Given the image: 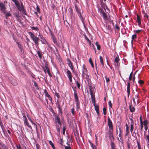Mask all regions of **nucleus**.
<instances>
[{
    "label": "nucleus",
    "instance_id": "23",
    "mask_svg": "<svg viewBox=\"0 0 149 149\" xmlns=\"http://www.w3.org/2000/svg\"><path fill=\"white\" fill-rule=\"evenodd\" d=\"M111 149H116V145L114 142L111 141L110 143Z\"/></svg>",
    "mask_w": 149,
    "mask_h": 149
},
{
    "label": "nucleus",
    "instance_id": "47",
    "mask_svg": "<svg viewBox=\"0 0 149 149\" xmlns=\"http://www.w3.org/2000/svg\"><path fill=\"white\" fill-rule=\"evenodd\" d=\"M143 14H144V17H146L147 19L149 21V17L147 14L145 13H144Z\"/></svg>",
    "mask_w": 149,
    "mask_h": 149
},
{
    "label": "nucleus",
    "instance_id": "3",
    "mask_svg": "<svg viewBox=\"0 0 149 149\" xmlns=\"http://www.w3.org/2000/svg\"><path fill=\"white\" fill-rule=\"evenodd\" d=\"M28 33L30 36L31 38L32 39L34 43L36 45L39 44L38 42L40 40L39 38L37 37L31 32H29Z\"/></svg>",
    "mask_w": 149,
    "mask_h": 149
},
{
    "label": "nucleus",
    "instance_id": "25",
    "mask_svg": "<svg viewBox=\"0 0 149 149\" xmlns=\"http://www.w3.org/2000/svg\"><path fill=\"white\" fill-rule=\"evenodd\" d=\"M103 16V18L106 20H108L109 18L108 16L106 13L105 12H103V13L101 14Z\"/></svg>",
    "mask_w": 149,
    "mask_h": 149
},
{
    "label": "nucleus",
    "instance_id": "57",
    "mask_svg": "<svg viewBox=\"0 0 149 149\" xmlns=\"http://www.w3.org/2000/svg\"><path fill=\"white\" fill-rule=\"evenodd\" d=\"M19 8L20 9H22V8H24V6H23V3H21V6L19 5Z\"/></svg>",
    "mask_w": 149,
    "mask_h": 149
},
{
    "label": "nucleus",
    "instance_id": "49",
    "mask_svg": "<svg viewBox=\"0 0 149 149\" xmlns=\"http://www.w3.org/2000/svg\"><path fill=\"white\" fill-rule=\"evenodd\" d=\"M31 29L33 30H36L37 31H38L39 30L38 28V27H35L34 26H33V27H31Z\"/></svg>",
    "mask_w": 149,
    "mask_h": 149
},
{
    "label": "nucleus",
    "instance_id": "56",
    "mask_svg": "<svg viewBox=\"0 0 149 149\" xmlns=\"http://www.w3.org/2000/svg\"><path fill=\"white\" fill-rule=\"evenodd\" d=\"M109 105L110 107L112 108V104L111 102V101L109 100L108 102Z\"/></svg>",
    "mask_w": 149,
    "mask_h": 149
},
{
    "label": "nucleus",
    "instance_id": "16",
    "mask_svg": "<svg viewBox=\"0 0 149 149\" xmlns=\"http://www.w3.org/2000/svg\"><path fill=\"white\" fill-rule=\"evenodd\" d=\"M40 37L41 39V41L42 43L45 44H48V42L42 35L40 36Z\"/></svg>",
    "mask_w": 149,
    "mask_h": 149
},
{
    "label": "nucleus",
    "instance_id": "46",
    "mask_svg": "<svg viewBox=\"0 0 149 149\" xmlns=\"http://www.w3.org/2000/svg\"><path fill=\"white\" fill-rule=\"evenodd\" d=\"M103 114L105 115L107 114V109L106 108L103 107Z\"/></svg>",
    "mask_w": 149,
    "mask_h": 149
},
{
    "label": "nucleus",
    "instance_id": "24",
    "mask_svg": "<svg viewBox=\"0 0 149 149\" xmlns=\"http://www.w3.org/2000/svg\"><path fill=\"white\" fill-rule=\"evenodd\" d=\"M19 11L21 12H22V13L25 15H27V13L26 12V10L24 8H22V9H18Z\"/></svg>",
    "mask_w": 149,
    "mask_h": 149
},
{
    "label": "nucleus",
    "instance_id": "18",
    "mask_svg": "<svg viewBox=\"0 0 149 149\" xmlns=\"http://www.w3.org/2000/svg\"><path fill=\"white\" fill-rule=\"evenodd\" d=\"M74 96L75 101L79 100V98L77 95V92L75 89H74Z\"/></svg>",
    "mask_w": 149,
    "mask_h": 149
},
{
    "label": "nucleus",
    "instance_id": "19",
    "mask_svg": "<svg viewBox=\"0 0 149 149\" xmlns=\"http://www.w3.org/2000/svg\"><path fill=\"white\" fill-rule=\"evenodd\" d=\"M15 4L17 9H19V3L18 0H12Z\"/></svg>",
    "mask_w": 149,
    "mask_h": 149
},
{
    "label": "nucleus",
    "instance_id": "14",
    "mask_svg": "<svg viewBox=\"0 0 149 149\" xmlns=\"http://www.w3.org/2000/svg\"><path fill=\"white\" fill-rule=\"evenodd\" d=\"M93 105L95 107V109L97 114V116H99L100 114L99 106L97 104H96L95 103L94 104H93Z\"/></svg>",
    "mask_w": 149,
    "mask_h": 149
},
{
    "label": "nucleus",
    "instance_id": "10",
    "mask_svg": "<svg viewBox=\"0 0 149 149\" xmlns=\"http://www.w3.org/2000/svg\"><path fill=\"white\" fill-rule=\"evenodd\" d=\"M114 63L115 65L116 66H118L120 65V63H119L120 60L119 56L118 55L116 56H114Z\"/></svg>",
    "mask_w": 149,
    "mask_h": 149
},
{
    "label": "nucleus",
    "instance_id": "45",
    "mask_svg": "<svg viewBox=\"0 0 149 149\" xmlns=\"http://www.w3.org/2000/svg\"><path fill=\"white\" fill-rule=\"evenodd\" d=\"M143 125H144V126H147V125L148 124V120H145L143 123Z\"/></svg>",
    "mask_w": 149,
    "mask_h": 149
},
{
    "label": "nucleus",
    "instance_id": "64",
    "mask_svg": "<svg viewBox=\"0 0 149 149\" xmlns=\"http://www.w3.org/2000/svg\"><path fill=\"white\" fill-rule=\"evenodd\" d=\"M16 146L17 149H22L20 144H19L18 146Z\"/></svg>",
    "mask_w": 149,
    "mask_h": 149
},
{
    "label": "nucleus",
    "instance_id": "2",
    "mask_svg": "<svg viewBox=\"0 0 149 149\" xmlns=\"http://www.w3.org/2000/svg\"><path fill=\"white\" fill-rule=\"evenodd\" d=\"M107 124L109 126V133L110 136H112L113 131V124L112 122L109 117L108 118Z\"/></svg>",
    "mask_w": 149,
    "mask_h": 149
},
{
    "label": "nucleus",
    "instance_id": "21",
    "mask_svg": "<svg viewBox=\"0 0 149 149\" xmlns=\"http://www.w3.org/2000/svg\"><path fill=\"white\" fill-rule=\"evenodd\" d=\"M76 102V105L77 107V110L79 111V110L80 109V102L79 100L75 101Z\"/></svg>",
    "mask_w": 149,
    "mask_h": 149
},
{
    "label": "nucleus",
    "instance_id": "48",
    "mask_svg": "<svg viewBox=\"0 0 149 149\" xmlns=\"http://www.w3.org/2000/svg\"><path fill=\"white\" fill-rule=\"evenodd\" d=\"M145 138H146L148 141L149 143L148 144V146L149 148V136L148 135H146Z\"/></svg>",
    "mask_w": 149,
    "mask_h": 149
},
{
    "label": "nucleus",
    "instance_id": "11",
    "mask_svg": "<svg viewBox=\"0 0 149 149\" xmlns=\"http://www.w3.org/2000/svg\"><path fill=\"white\" fill-rule=\"evenodd\" d=\"M67 76L69 79L71 83L72 81V74L71 72L69 70H68L66 72Z\"/></svg>",
    "mask_w": 149,
    "mask_h": 149
},
{
    "label": "nucleus",
    "instance_id": "22",
    "mask_svg": "<svg viewBox=\"0 0 149 149\" xmlns=\"http://www.w3.org/2000/svg\"><path fill=\"white\" fill-rule=\"evenodd\" d=\"M129 108L130 111L132 112H134L135 110V108L132 107V104H130L129 105Z\"/></svg>",
    "mask_w": 149,
    "mask_h": 149
},
{
    "label": "nucleus",
    "instance_id": "4",
    "mask_svg": "<svg viewBox=\"0 0 149 149\" xmlns=\"http://www.w3.org/2000/svg\"><path fill=\"white\" fill-rule=\"evenodd\" d=\"M74 6L76 12H77L81 19V20H83V18L81 15V13L80 11V9L79 8H78L77 4L75 3Z\"/></svg>",
    "mask_w": 149,
    "mask_h": 149
},
{
    "label": "nucleus",
    "instance_id": "30",
    "mask_svg": "<svg viewBox=\"0 0 149 149\" xmlns=\"http://www.w3.org/2000/svg\"><path fill=\"white\" fill-rule=\"evenodd\" d=\"M100 62L102 65V66L104 67L103 58L101 56H100Z\"/></svg>",
    "mask_w": 149,
    "mask_h": 149
},
{
    "label": "nucleus",
    "instance_id": "9",
    "mask_svg": "<svg viewBox=\"0 0 149 149\" xmlns=\"http://www.w3.org/2000/svg\"><path fill=\"white\" fill-rule=\"evenodd\" d=\"M6 8L5 4L2 2L1 3H0V10L1 11L4 13H5L6 11L5 10Z\"/></svg>",
    "mask_w": 149,
    "mask_h": 149
},
{
    "label": "nucleus",
    "instance_id": "42",
    "mask_svg": "<svg viewBox=\"0 0 149 149\" xmlns=\"http://www.w3.org/2000/svg\"><path fill=\"white\" fill-rule=\"evenodd\" d=\"M56 128L57 130V131L58 132H60V127L59 125H58L57 124H56Z\"/></svg>",
    "mask_w": 149,
    "mask_h": 149
},
{
    "label": "nucleus",
    "instance_id": "28",
    "mask_svg": "<svg viewBox=\"0 0 149 149\" xmlns=\"http://www.w3.org/2000/svg\"><path fill=\"white\" fill-rule=\"evenodd\" d=\"M134 128V125L132 123V122H131L130 125V132L131 133H132V132Z\"/></svg>",
    "mask_w": 149,
    "mask_h": 149
},
{
    "label": "nucleus",
    "instance_id": "43",
    "mask_svg": "<svg viewBox=\"0 0 149 149\" xmlns=\"http://www.w3.org/2000/svg\"><path fill=\"white\" fill-rule=\"evenodd\" d=\"M67 144L68 145V146H64L65 149H71V147L70 146V145L68 143V142H67Z\"/></svg>",
    "mask_w": 149,
    "mask_h": 149
},
{
    "label": "nucleus",
    "instance_id": "52",
    "mask_svg": "<svg viewBox=\"0 0 149 149\" xmlns=\"http://www.w3.org/2000/svg\"><path fill=\"white\" fill-rule=\"evenodd\" d=\"M115 27L116 28V29H117V31H119L120 30V28L119 26H118V25H117V24H116L115 26Z\"/></svg>",
    "mask_w": 149,
    "mask_h": 149
},
{
    "label": "nucleus",
    "instance_id": "38",
    "mask_svg": "<svg viewBox=\"0 0 149 149\" xmlns=\"http://www.w3.org/2000/svg\"><path fill=\"white\" fill-rule=\"evenodd\" d=\"M37 53L39 58H42V54L41 53H40L39 51L37 52Z\"/></svg>",
    "mask_w": 149,
    "mask_h": 149
},
{
    "label": "nucleus",
    "instance_id": "32",
    "mask_svg": "<svg viewBox=\"0 0 149 149\" xmlns=\"http://www.w3.org/2000/svg\"><path fill=\"white\" fill-rule=\"evenodd\" d=\"M137 35L136 34L133 35L132 36V40L131 41V43H132L134 40L136 38Z\"/></svg>",
    "mask_w": 149,
    "mask_h": 149
},
{
    "label": "nucleus",
    "instance_id": "8",
    "mask_svg": "<svg viewBox=\"0 0 149 149\" xmlns=\"http://www.w3.org/2000/svg\"><path fill=\"white\" fill-rule=\"evenodd\" d=\"M55 123L56 124H58V125H61L62 123L61 121V119L58 116V115H56L55 117Z\"/></svg>",
    "mask_w": 149,
    "mask_h": 149
},
{
    "label": "nucleus",
    "instance_id": "37",
    "mask_svg": "<svg viewBox=\"0 0 149 149\" xmlns=\"http://www.w3.org/2000/svg\"><path fill=\"white\" fill-rule=\"evenodd\" d=\"M89 62L91 64L92 67L93 68H94V65L92 61V59L91 58H89Z\"/></svg>",
    "mask_w": 149,
    "mask_h": 149
},
{
    "label": "nucleus",
    "instance_id": "26",
    "mask_svg": "<svg viewBox=\"0 0 149 149\" xmlns=\"http://www.w3.org/2000/svg\"><path fill=\"white\" fill-rule=\"evenodd\" d=\"M46 69L47 70V72L48 73V74L49 76H50V77H52V75L50 73V70L49 68H48V67L47 66H45Z\"/></svg>",
    "mask_w": 149,
    "mask_h": 149
},
{
    "label": "nucleus",
    "instance_id": "62",
    "mask_svg": "<svg viewBox=\"0 0 149 149\" xmlns=\"http://www.w3.org/2000/svg\"><path fill=\"white\" fill-rule=\"evenodd\" d=\"M36 10H37V12L38 13H40V8L38 6H37L36 7Z\"/></svg>",
    "mask_w": 149,
    "mask_h": 149
},
{
    "label": "nucleus",
    "instance_id": "58",
    "mask_svg": "<svg viewBox=\"0 0 149 149\" xmlns=\"http://www.w3.org/2000/svg\"><path fill=\"white\" fill-rule=\"evenodd\" d=\"M140 125H141V130L142 131L143 130V123H140Z\"/></svg>",
    "mask_w": 149,
    "mask_h": 149
},
{
    "label": "nucleus",
    "instance_id": "60",
    "mask_svg": "<svg viewBox=\"0 0 149 149\" xmlns=\"http://www.w3.org/2000/svg\"><path fill=\"white\" fill-rule=\"evenodd\" d=\"M139 119H140V123H143V121H142V118L141 115V116L140 118H139Z\"/></svg>",
    "mask_w": 149,
    "mask_h": 149
},
{
    "label": "nucleus",
    "instance_id": "29",
    "mask_svg": "<svg viewBox=\"0 0 149 149\" xmlns=\"http://www.w3.org/2000/svg\"><path fill=\"white\" fill-rule=\"evenodd\" d=\"M88 142L90 144L92 148L93 149H97L95 146L90 141H89Z\"/></svg>",
    "mask_w": 149,
    "mask_h": 149
},
{
    "label": "nucleus",
    "instance_id": "34",
    "mask_svg": "<svg viewBox=\"0 0 149 149\" xmlns=\"http://www.w3.org/2000/svg\"><path fill=\"white\" fill-rule=\"evenodd\" d=\"M95 45L97 47V49L98 50H100V45L97 42H96Z\"/></svg>",
    "mask_w": 149,
    "mask_h": 149
},
{
    "label": "nucleus",
    "instance_id": "1",
    "mask_svg": "<svg viewBox=\"0 0 149 149\" xmlns=\"http://www.w3.org/2000/svg\"><path fill=\"white\" fill-rule=\"evenodd\" d=\"M82 69V76L84 78H85L86 79H89V77L88 74V70L84 64L83 65Z\"/></svg>",
    "mask_w": 149,
    "mask_h": 149
},
{
    "label": "nucleus",
    "instance_id": "5",
    "mask_svg": "<svg viewBox=\"0 0 149 149\" xmlns=\"http://www.w3.org/2000/svg\"><path fill=\"white\" fill-rule=\"evenodd\" d=\"M66 61L68 66L70 68L72 72H75V70H74V66L71 61L69 58H67Z\"/></svg>",
    "mask_w": 149,
    "mask_h": 149
},
{
    "label": "nucleus",
    "instance_id": "36",
    "mask_svg": "<svg viewBox=\"0 0 149 149\" xmlns=\"http://www.w3.org/2000/svg\"><path fill=\"white\" fill-rule=\"evenodd\" d=\"M45 96L46 97H48L49 98V100L51 102L52 101V98L50 95L48 93L45 95Z\"/></svg>",
    "mask_w": 149,
    "mask_h": 149
},
{
    "label": "nucleus",
    "instance_id": "31",
    "mask_svg": "<svg viewBox=\"0 0 149 149\" xmlns=\"http://www.w3.org/2000/svg\"><path fill=\"white\" fill-rule=\"evenodd\" d=\"M135 98L137 100V102L138 104H139L140 102L139 100V93H138L137 94H136L135 95Z\"/></svg>",
    "mask_w": 149,
    "mask_h": 149
},
{
    "label": "nucleus",
    "instance_id": "7",
    "mask_svg": "<svg viewBox=\"0 0 149 149\" xmlns=\"http://www.w3.org/2000/svg\"><path fill=\"white\" fill-rule=\"evenodd\" d=\"M90 94L91 96V98L92 102L93 104H94L95 102V95L93 94V91L90 89Z\"/></svg>",
    "mask_w": 149,
    "mask_h": 149
},
{
    "label": "nucleus",
    "instance_id": "20",
    "mask_svg": "<svg viewBox=\"0 0 149 149\" xmlns=\"http://www.w3.org/2000/svg\"><path fill=\"white\" fill-rule=\"evenodd\" d=\"M125 126L126 128V134H125V136H126L128 135L129 133V127L128 126L127 124H126L125 125Z\"/></svg>",
    "mask_w": 149,
    "mask_h": 149
},
{
    "label": "nucleus",
    "instance_id": "44",
    "mask_svg": "<svg viewBox=\"0 0 149 149\" xmlns=\"http://www.w3.org/2000/svg\"><path fill=\"white\" fill-rule=\"evenodd\" d=\"M133 76V72H132L130 73L129 77V80L130 81H131L132 79Z\"/></svg>",
    "mask_w": 149,
    "mask_h": 149
},
{
    "label": "nucleus",
    "instance_id": "33",
    "mask_svg": "<svg viewBox=\"0 0 149 149\" xmlns=\"http://www.w3.org/2000/svg\"><path fill=\"white\" fill-rule=\"evenodd\" d=\"M32 81L33 82L34 84V86L35 87H36V89L37 90H38L39 88L38 87V84L37 82L33 80Z\"/></svg>",
    "mask_w": 149,
    "mask_h": 149
},
{
    "label": "nucleus",
    "instance_id": "39",
    "mask_svg": "<svg viewBox=\"0 0 149 149\" xmlns=\"http://www.w3.org/2000/svg\"><path fill=\"white\" fill-rule=\"evenodd\" d=\"M71 112L72 115L74 116L75 115L76 112L75 111L74 109V107L72 108L71 109Z\"/></svg>",
    "mask_w": 149,
    "mask_h": 149
},
{
    "label": "nucleus",
    "instance_id": "15",
    "mask_svg": "<svg viewBox=\"0 0 149 149\" xmlns=\"http://www.w3.org/2000/svg\"><path fill=\"white\" fill-rule=\"evenodd\" d=\"M49 29L50 31L51 32V35L52 36L51 37H52V40L54 42L55 44H57V42L56 40V38L54 36V35L52 34V32L51 31V30L49 28Z\"/></svg>",
    "mask_w": 149,
    "mask_h": 149
},
{
    "label": "nucleus",
    "instance_id": "17",
    "mask_svg": "<svg viewBox=\"0 0 149 149\" xmlns=\"http://www.w3.org/2000/svg\"><path fill=\"white\" fill-rule=\"evenodd\" d=\"M130 82H129L127 83V91L128 97H129L130 94Z\"/></svg>",
    "mask_w": 149,
    "mask_h": 149
},
{
    "label": "nucleus",
    "instance_id": "50",
    "mask_svg": "<svg viewBox=\"0 0 149 149\" xmlns=\"http://www.w3.org/2000/svg\"><path fill=\"white\" fill-rule=\"evenodd\" d=\"M85 38L86 40H87L89 44H91V40L89 39L86 36H85Z\"/></svg>",
    "mask_w": 149,
    "mask_h": 149
},
{
    "label": "nucleus",
    "instance_id": "55",
    "mask_svg": "<svg viewBox=\"0 0 149 149\" xmlns=\"http://www.w3.org/2000/svg\"><path fill=\"white\" fill-rule=\"evenodd\" d=\"M139 82L140 84H143L144 83L143 81L142 80H139Z\"/></svg>",
    "mask_w": 149,
    "mask_h": 149
},
{
    "label": "nucleus",
    "instance_id": "54",
    "mask_svg": "<svg viewBox=\"0 0 149 149\" xmlns=\"http://www.w3.org/2000/svg\"><path fill=\"white\" fill-rule=\"evenodd\" d=\"M66 130V128L65 126H63V134H64Z\"/></svg>",
    "mask_w": 149,
    "mask_h": 149
},
{
    "label": "nucleus",
    "instance_id": "13",
    "mask_svg": "<svg viewBox=\"0 0 149 149\" xmlns=\"http://www.w3.org/2000/svg\"><path fill=\"white\" fill-rule=\"evenodd\" d=\"M56 104L57 106V107L58 109V112L61 114L60 115L61 116L62 114V110L61 109V106L60 104L58 103V101H57V102L56 103Z\"/></svg>",
    "mask_w": 149,
    "mask_h": 149
},
{
    "label": "nucleus",
    "instance_id": "6",
    "mask_svg": "<svg viewBox=\"0 0 149 149\" xmlns=\"http://www.w3.org/2000/svg\"><path fill=\"white\" fill-rule=\"evenodd\" d=\"M22 114L23 115V118L25 125L27 126L29 128L31 129V126L29 125V123L27 119L26 116L24 113H22Z\"/></svg>",
    "mask_w": 149,
    "mask_h": 149
},
{
    "label": "nucleus",
    "instance_id": "53",
    "mask_svg": "<svg viewBox=\"0 0 149 149\" xmlns=\"http://www.w3.org/2000/svg\"><path fill=\"white\" fill-rule=\"evenodd\" d=\"M76 83L77 84V85L79 88H80V84L77 81H76Z\"/></svg>",
    "mask_w": 149,
    "mask_h": 149
},
{
    "label": "nucleus",
    "instance_id": "63",
    "mask_svg": "<svg viewBox=\"0 0 149 149\" xmlns=\"http://www.w3.org/2000/svg\"><path fill=\"white\" fill-rule=\"evenodd\" d=\"M55 95L58 98H59V94L58 93H56V92L55 93Z\"/></svg>",
    "mask_w": 149,
    "mask_h": 149
},
{
    "label": "nucleus",
    "instance_id": "40",
    "mask_svg": "<svg viewBox=\"0 0 149 149\" xmlns=\"http://www.w3.org/2000/svg\"><path fill=\"white\" fill-rule=\"evenodd\" d=\"M14 16L16 18H18L20 17L19 15V12H15L14 13Z\"/></svg>",
    "mask_w": 149,
    "mask_h": 149
},
{
    "label": "nucleus",
    "instance_id": "12",
    "mask_svg": "<svg viewBox=\"0 0 149 149\" xmlns=\"http://www.w3.org/2000/svg\"><path fill=\"white\" fill-rule=\"evenodd\" d=\"M136 16L137 20L136 22L138 23V25L139 26H141V17L138 14L136 15Z\"/></svg>",
    "mask_w": 149,
    "mask_h": 149
},
{
    "label": "nucleus",
    "instance_id": "35",
    "mask_svg": "<svg viewBox=\"0 0 149 149\" xmlns=\"http://www.w3.org/2000/svg\"><path fill=\"white\" fill-rule=\"evenodd\" d=\"M49 144L51 145L53 149H56L54 146V145L52 142L51 141H49Z\"/></svg>",
    "mask_w": 149,
    "mask_h": 149
},
{
    "label": "nucleus",
    "instance_id": "59",
    "mask_svg": "<svg viewBox=\"0 0 149 149\" xmlns=\"http://www.w3.org/2000/svg\"><path fill=\"white\" fill-rule=\"evenodd\" d=\"M36 149H39L40 148V146L38 143H36Z\"/></svg>",
    "mask_w": 149,
    "mask_h": 149
},
{
    "label": "nucleus",
    "instance_id": "51",
    "mask_svg": "<svg viewBox=\"0 0 149 149\" xmlns=\"http://www.w3.org/2000/svg\"><path fill=\"white\" fill-rule=\"evenodd\" d=\"M137 144L138 149H141L140 143L138 141H137Z\"/></svg>",
    "mask_w": 149,
    "mask_h": 149
},
{
    "label": "nucleus",
    "instance_id": "41",
    "mask_svg": "<svg viewBox=\"0 0 149 149\" xmlns=\"http://www.w3.org/2000/svg\"><path fill=\"white\" fill-rule=\"evenodd\" d=\"M69 12H70V15L72 16L73 15V9L72 8H70L69 9Z\"/></svg>",
    "mask_w": 149,
    "mask_h": 149
},
{
    "label": "nucleus",
    "instance_id": "61",
    "mask_svg": "<svg viewBox=\"0 0 149 149\" xmlns=\"http://www.w3.org/2000/svg\"><path fill=\"white\" fill-rule=\"evenodd\" d=\"M105 78L107 82H108L110 80L109 78H107V76H105Z\"/></svg>",
    "mask_w": 149,
    "mask_h": 149
},
{
    "label": "nucleus",
    "instance_id": "27",
    "mask_svg": "<svg viewBox=\"0 0 149 149\" xmlns=\"http://www.w3.org/2000/svg\"><path fill=\"white\" fill-rule=\"evenodd\" d=\"M16 43L17 44L18 47L19 48V50L20 51H22V47L21 44L20 43H19V42H16Z\"/></svg>",
    "mask_w": 149,
    "mask_h": 149
}]
</instances>
